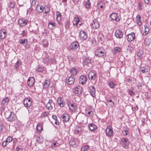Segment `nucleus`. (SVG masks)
Returning <instances> with one entry per match:
<instances>
[{
	"label": "nucleus",
	"instance_id": "nucleus-2",
	"mask_svg": "<svg viewBox=\"0 0 151 151\" xmlns=\"http://www.w3.org/2000/svg\"><path fill=\"white\" fill-rule=\"evenodd\" d=\"M68 105L70 109L72 111H74L76 109V104L72 101H69Z\"/></svg>",
	"mask_w": 151,
	"mask_h": 151
},
{
	"label": "nucleus",
	"instance_id": "nucleus-1",
	"mask_svg": "<svg viewBox=\"0 0 151 151\" xmlns=\"http://www.w3.org/2000/svg\"><path fill=\"white\" fill-rule=\"evenodd\" d=\"M95 55L99 57L106 56L105 53L101 48L96 49L95 52Z\"/></svg>",
	"mask_w": 151,
	"mask_h": 151
},
{
	"label": "nucleus",
	"instance_id": "nucleus-41",
	"mask_svg": "<svg viewBox=\"0 0 151 151\" xmlns=\"http://www.w3.org/2000/svg\"><path fill=\"white\" fill-rule=\"evenodd\" d=\"M43 44L44 46L46 47L48 46V42L47 40H44L43 41Z\"/></svg>",
	"mask_w": 151,
	"mask_h": 151
},
{
	"label": "nucleus",
	"instance_id": "nucleus-40",
	"mask_svg": "<svg viewBox=\"0 0 151 151\" xmlns=\"http://www.w3.org/2000/svg\"><path fill=\"white\" fill-rule=\"evenodd\" d=\"M89 148L88 146H85L81 148V151H87L89 149Z\"/></svg>",
	"mask_w": 151,
	"mask_h": 151
},
{
	"label": "nucleus",
	"instance_id": "nucleus-7",
	"mask_svg": "<svg viewBox=\"0 0 151 151\" xmlns=\"http://www.w3.org/2000/svg\"><path fill=\"white\" fill-rule=\"evenodd\" d=\"M123 35V32L119 29L116 30L115 32V35L117 38H121L122 37Z\"/></svg>",
	"mask_w": 151,
	"mask_h": 151
},
{
	"label": "nucleus",
	"instance_id": "nucleus-37",
	"mask_svg": "<svg viewBox=\"0 0 151 151\" xmlns=\"http://www.w3.org/2000/svg\"><path fill=\"white\" fill-rule=\"evenodd\" d=\"M91 6V3L89 0H87L85 2V6L86 8H90Z\"/></svg>",
	"mask_w": 151,
	"mask_h": 151
},
{
	"label": "nucleus",
	"instance_id": "nucleus-36",
	"mask_svg": "<svg viewBox=\"0 0 151 151\" xmlns=\"http://www.w3.org/2000/svg\"><path fill=\"white\" fill-rule=\"evenodd\" d=\"M9 101V99L8 97H6L4 99H3L1 102V105L2 106H4L5 105L6 103L8 102Z\"/></svg>",
	"mask_w": 151,
	"mask_h": 151
},
{
	"label": "nucleus",
	"instance_id": "nucleus-23",
	"mask_svg": "<svg viewBox=\"0 0 151 151\" xmlns=\"http://www.w3.org/2000/svg\"><path fill=\"white\" fill-rule=\"evenodd\" d=\"M90 92L91 95L93 97L95 96V89L93 86H91L89 87Z\"/></svg>",
	"mask_w": 151,
	"mask_h": 151
},
{
	"label": "nucleus",
	"instance_id": "nucleus-16",
	"mask_svg": "<svg viewBox=\"0 0 151 151\" xmlns=\"http://www.w3.org/2000/svg\"><path fill=\"white\" fill-rule=\"evenodd\" d=\"M80 21L78 18L76 17L74 18L73 23L74 25H76L78 27H79L81 25V23H79Z\"/></svg>",
	"mask_w": 151,
	"mask_h": 151
},
{
	"label": "nucleus",
	"instance_id": "nucleus-48",
	"mask_svg": "<svg viewBox=\"0 0 151 151\" xmlns=\"http://www.w3.org/2000/svg\"><path fill=\"white\" fill-rule=\"evenodd\" d=\"M70 26V22L68 21H67L65 23V27L66 28H69Z\"/></svg>",
	"mask_w": 151,
	"mask_h": 151
},
{
	"label": "nucleus",
	"instance_id": "nucleus-33",
	"mask_svg": "<svg viewBox=\"0 0 151 151\" xmlns=\"http://www.w3.org/2000/svg\"><path fill=\"white\" fill-rule=\"evenodd\" d=\"M56 19L58 21H60L61 20V14L59 12H56Z\"/></svg>",
	"mask_w": 151,
	"mask_h": 151
},
{
	"label": "nucleus",
	"instance_id": "nucleus-38",
	"mask_svg": "<svg viewBox=\"0 0 151 151\" xmlns=\"http://www.w3.org/2000/svg\"><path fill=\"white\" fill-rule=\"evenodd\" d=\"M145 30L143 35H147L149 31V29L147 27V26H145Z\"/></svg>",
	"mask_w": 151,
	"mask_h": 151
},
{
	"label": "nucleus",
	"instance_id": "nucleus-28",
	"mask_svg": "<svg viewBox=\"0 0 151 151\" xmlns=\"http://www.w3.org/2000/svg\"><path fill=\"white\" fill-rule=\"evenodd\" d=\"M88 127L91 131H93L96 129L97 128V127L94 124L91 123L89 124Z\"/></svg>",
	"mask_w": 151,
	"mask_h": 151
},
{
	"label": "nucleus",
	"instance_id": "nucleus-64",
	"mask_svg": "<svg viewBox=\"0 0 151 151\" xmlns=\"http://www.w3.org/2000/svg\"><path fill=\"white\" fill-rule=\"evenodd\" d=\"M52 118L54 119H55V120H56V119H57V117L56 116H55V115H53L52 116Z\"/></svg>",
	"mask_w": 151,
	"mask_h": 151
},
{
	"label": "nucleus",
	"instance_id": "nucleus-9",
	"mask_svg": "<svg viewBox=\"0 0 151 151\" xmlns=\"http://www.w3.org/2000/svg\"><path fill=\"white\" fill-rule=\"evenodd\" d=\"M74 81L75 79L73 76L70 75L68 78H67L66 83L69 84H72L74 83Z\"/></svg>",
	"mask_w": 151,
	"mask_h": 151
},
{
	"label": "nucleus",
	"instance_id": "nucleus-13",
	"mask_svg": "<svg viewBox=\"0 0 151 151\" xmlns=\"http://www.w3.org/2000/svg\"><path fill=\"white\" fill-rule=\"evenodd\" d=\"M96 74L95 72L93 71H91L89 72V73L88 76V78L90 80H94L96 76Z\"/></svg>",
	"mask_w": 151,
	"mask_h": 151
},
{
	"label": "nucleus",
	"instance_id": "nucleus-20",
	"mask_svg": "<svg viewBox=\"0 0 151 151\" xmlns=\"http://www.w3.org/2000/svg\"><path fill=\"white\" fill-rule=\"evenodd\" d=\"M35 79L34 77H30L29 78L27 81V83L29 86H32L34 84Z\"/></svg>",
	"mask_w": 151,
	"mask_h": 151
},
{
	"label": "nucleus",
	"instance_id": "nucleus-63",
	"mask_svg": "<svg viewBox=\"0 0 151 151\" xmlns=\"http://www.w3.org/2000/svg\"><path fill=\"white\" fill-rule=\"evenodd\" d=\"M55 124L56 125H58L59 124V122L58 121V120H56L55 121Z\"/></svg>",
	"mask_w": 151,
	"mask_h": 151
},
{
	"label": "nucleus",
	"instance_id": "nucleus-55",
	"mask_svg": "<svg viewBox=\"0 0 151 151\" xmlns=\"http://www.w3.org/2000/svg\"><path fill=\"white\" fill-rule=\"evenodd\" d=\"M8 143L7 142L6 140L3 142L2 143V145L4 147H6L7 145V143Z\"/></svg>",
	"mask_w": 151,
	"mask_h": 151
},
{
	"label": "nucleus",
	"instance_id": "nucleus-59",
	"mask_svg": "<svg viewBox=\"0 0 151 151\" xmlns=\"http://www.w3.org/2000/svg\"><path fill=\"white\" fill-rule=\"evenodd\" d=\"M36 2L37 0H32V5H34Z\"/></svg>",
	"mask_w": 151,
	"mask_h": 151
},
{
	"label": "nucleus",
	"instance_id": "nucleus-22",
	"mask_svg": "<svg viewBox=\"0 0 151 151\" xmlns=\"http://www.w3.org/2000/svg\"><path fill=\"white\" fill-rule=\"evenodd\" d=\"M150 70L149 68L147 66L145 67H141L140 69L141 72L143 73H146L148 72Z\"/></svg>",
	"mask_w": 151,
	"mask_h": 151
},
{
	"label": "nucleus",
	"instance_id": "nucleus-14",
	"mask_svg": "<svg viewBox=\"0 0 151 151\" xmlns=\"http://www.w3.org/2000/svg\"><path fill=\"white\" fill-rule=\"evenodd\" d=\"M18 22L20 25L22 26H25L28 22L27 19H19L18 20Z\"/></svg>",
	"mask_w": 151,
	"mask_h": 151
},
{
	"label": "nucleus",
	"instance_id": "nucleus-54",
	"mask_svg": "<svg viewBox=\"0 0 151 151\" xmlns=\"http://www.w3.org/2000/svg\"><path fill=\"white\" fill-rule=\"evenodd\" d=\"M4 128V126L3 124L0 123V132H1L2 131Z\"/></svg>",
	"mask_w": 151,
	"mask_h": 151
},
{
	"label": "nucleus",
	"instance_id": "nucleus-26",
	"mask_svg": "<svg viewBox=\"0 0 151 151\" xmlns=\"http://www.w3.org/2000/svg\"><path fill=\"white\" fill-rule=\"evenodd\" d=\"M62 117L63 119V121L64 122L68 121L70 118L69 115L67 114H63Z\"/></svg>",
	"mask_w": 151,
	"mask_h": 151
},
{
	"label": "nucleus",
	"instance_id": "nucleus-4",
	"mask_svg": "<svg viewBox=\"0 0 151 151\" xmlns=\"http://www.w3.org/2000/svg\"><path fill=\"white\" fill-rule=\"evenodd\" d=\"M121 143L123 147H127L129 144V142L127 138H123L121 139Z\"/></svg>",
	"mask_w": 151,
	"mask_h": 151
},
{
	"label": "nucleus",
	"instance_id": "nucleus-31",
	"mask_svg": "<svg viewBox=\"0 0 151 151\" xmlns=\"http://www.w3.org/2000/svg\"><path fill=\"white\" fill-rule=\"evenodd\" d=\"M70 72L72 74L71 76H74L76 75L78 72V71H77V70L76 69L74 68L71 69Z\"/></svg>",
	"mask_w": 151,
	"mask_h": 151
},
{
	"label": "nucleus",
	"instance_id": "nucleus-52",
	"mask_svg": "<svg viewBox=\"0 0 151 151\" xmlns=\"http://www.w3.org/2000/svg\"><path fill=\"white\" fill-rule=\"evenodd\" d=\"M50 62L51 64H55L56 63L55 59L54 58L51 59L50 61Z\"/></svg>",
	"mask_w": 151,
	"mask_h": 151
},
{
	"label": "nucleus",
	"instance_id": "nucleus-6",
	"mask_svg": "<svg viewBox=\"0 0 151 151\" xmlns=\"http://www.w3.org/2000/svg\"><path fill=\"white\" fill-rule=\"evenodd\" d=\"M79 83L82 85L86 83L87 81L86 77L83 75L81 76L79 78Z\"/></svg>",
	"mask_w": 151,
	"mask_h": 151
},
{
	"label": "nucleus",
	"instance_id": "nucleus-61",
	"mask_svg": "<svg viewBox=\"0 0 151 151\" xmlns=\"http://www.w3.org/2000/svg\"><path fill=\"white\" fill-rule=\"evenodd\" d=\"M150 0H144L145 3L148 4L149 3Z\"/></svg>",
	"mask_w": 151,
	"mask_h": 151
},
{
	"label": "nucleus",
	"instance_id": "nucleus-15",
	"mask_svg": "<svg viewBox=\"0 0 151 151\" xmlns=\"http://www.w3.org/2000/svg\"><path fill=\"white\" fill-rule=\"evenodd\" d=\"M54 103L51 100H49L48 103L46 104V108L49 110H51L52 109L53 105Z\"/></svg>",
	"mask_w": 151,
	"mask_h": 151
},
{
	"label": "nucleus",
	"instance_id": "nucleus-39",
	"mask_svg": "<svg viewBox=\"0 0 151 151\" xmlns=\"http://www.w3.org/2000/svg\"><path fill=\"white\" fill-rule=\"evenodd\" d=\"M19 43L21 44H26L27 42V39H25L24 40H20L19 41Z\"/></svg>",
	"mask_w": 151,
	"mask_h": 151
},
{
	"label": "nucleus",
	"instance_id": "nucleus-8",
	"mask_svg": "<svg viewBox=\"0 0 151 151\" xmlns=\"http://www.w3.org/2000/svg\"><path fill=\"white\" fill-rule=\"evenodd\" d=\"M91 27L94 29H96L99 26V22L97 20L93 21L91 24Z\"/></svg>",
	"mask_w": 151,
	"mask_h": 151
},
{
	"label": "nucleus",
	"instance_id": "nucleus-25",
	"mask_svg": "<svg viewBox=\"0 0 151 151\" xmlns=\"http://www.w3.org/2000/svg\"><path fill=\"white\" fill-rule=\"evenodd\" d=\"M69 144L73 147H76L78 145V143L74 139H71L69 142Z\"/></svg>",
	"mask_w": 151,
	"mask_h": 151
},
{
	"label": "nucleus",
	"instance_id": "nucleus-50",
	"mask_svg": "<svg viewBox=\"0 0 151 151\" xmlns=\"http://www.w3.org/2000/svg\"><path fill=\"white\" fill-rule=\"evenodd\" d=\"M21 63L20 62L18 61L16 63V65L15 66V68H17L20 65Z\"/></svg>",
	"mask_w": 151,
	"mask_h": 151
},
{
	"label": "nucleus",
	"instance_id": "nucleus-34",
	"mask_svg": "<svg viewBox=\"0 0 151 151\" xmlns=\"http://www.w3.org/2000/svg\"><path fill=\"white\" fill-rule=\"evenodd\" d=\"M50 82L49 80H46L43 86L44 88H47L49 86Z\"/></svg>",
	"mask_w": 151,
	"mask_h": 151
},
{
	"label": "nucleus",
	"instance_id": "nucleus-3",
	"mask_svg": "<svg viewBox=\"0 0 151 151\" xmlns=\"http://www.w3.org/2000/svg\"><path fill=\"white\" fill-rule=\"evenodd\" d=\"M105 132L106 135L108 137L112 136L113 133L112 127L110 126H108L107 127L105 130Z\"/></svg>",
	"mask_w": 151,
	"mask_h": 151
},
{
	"label": "nucleus",
	"instance_id": "nucleus-12",
	"mask_svg": "<svg viewBox=\"0 0 151 151\" xmlns=\"http://www.w3.org/2000/svg\"><path fill=\"white\" fill-rule=\"evenodd\" d=\"M24 104L25 106L26 107H29L31 106L32 104V101L30 99L28 98H26L24 101Z\"/></svg>",
	"mask_w": 151,
	"mask_h": 151
},
{
	"label": "nucleus",
	"instance_id": "nucleus-49",
	"mask_svg": "<svg viewBox=\"0 0 151 151\" xmlns=\"http://www.w3.org/2000/svg\"><path fill=\"white\" fill-rule=\"evenodd\" d=\"M129 93L131 96L134 95L135 94V92L132 90H129Z\"/></svg>",
	"mask_w": 151,
	"mask_h": 151
},
{
	"label": "nucleus",
	"instance_id": "nucleus-24",
	"mask_svg": "<svg viewBox=\"0 0 151 151\" xmlns=\"http://www.w3.org/2000/svg\"><path fill=\"white\" fill-rule=\"evenodd\" d=\"M110 17L112 19L116 21H117L119 20V19L118 17V16L117 14L116 13H112L110 15Z\"/></svg>",
	"mask_w": 151,
	"mask_h": 151
},
{
	"label": "nucleus",
	"instance_id": "nucleus-30",
	"mask_svg": "<svg viewBox=\"0 0 151 151\" xmlns=\"http://www.w3.org/2000/svg\"><path fill=\"white\" fill-rule=\"evenodd\" d=\"M43 7L40 5H38L36 8V11L39 13H41L43 10Z\"/></svg>",
	"mask_w": 151,
	"mask_h": 151
},
{
	"label": "nucleus",
	"instance_id": "nucleus-42",
	"mask_svg": "<svg viewBox=\"0 0 151 151\" xmlns=\"http://www.w3.org/2000/svg\"><path fill=\"white\" fill-rule=\"evenodd\" d=\"M55 23L54 22H50L48 24V27L50 29H52V27H50L51 25L55 27Z\"/></svg>",
	"mask_w": 151,
	"mask_h": 151
},
{
	"label": "nucleus",
	"instance_id": "nucleus-19",
	"mask_svg": "<svg viewBox=\"0 0 151 151\" xmlns=\"http://www.w3.org/2000/svg\"><path fill=\"white\" fill-rule=\"evenodd\" d=\"M87 36L84 32L81 31L80 32L79 37L81 39L84 40L87 38Z\"/></svg>",
	"mask_w": 151,
	"mask_h": 151
},
{
	"label": "nucleus",
	"instance_id": "nucleus-17",
	"mask_svg": "<svg viewBox=\"0 0 151 151\" xmlns=\"http://www.w3.org/2000/svg\"><path fill=\"white\" fill-rule=\"evenodd\" d=\"M73 91L76 94H81L82 93V88L81 87L78 86L74 88L73 89Z\"/></svg>",
	"mask_w": 151,
	"mask_h": 151
},
{
	"label": "nucleus",
	"instance_id": "nucleus-58",
	"mask_svg": "<svg viewBox=\"0 0 151 151\" xmlns=\"http://www.w3.org/2000/svg\"><path fill=\"white\" fill-rule=\"evenodd\" d=\"M20 35H22L23 37H24L25 36L26 34L25 32V31L24 30H23L22 31V33L20 34Z\"/></svg>",
	"mask_w": 151,
	"mask_h": 151
},
{
	"label": "nucleus",
	"instance_id": "nucleus-44",
	"mask_svg": "<svg viewBox=\"0 0 151 151\" xmlns=\"http://www.w3.org/2000/svg\"><path fill=\"white\" fill-rule=\"evenodd\" d=\"M121 50V49L120 48L116 47H115L114 49V53H117L118 52H120Z\"/></svg>",
	"mask_w": 151,
	"mask_h": 151
},
{
	"label": "nucleus",
	"instance_id": "nucleus-51",
	"mask_svg": "<svg viewBox=\"0 0 151 151\" xmlns=\"http://www.w3.org/2000/svg\"><path fill=\"white\" fill-rule=\"evenodd\" d=\"M24 1H22L21 0H20L19 1H18L17 2V4H18L20 6H23V4H24Z\"/></svg>",
	"mask_w": 151,
	"mask_h": 151
},
{
	"label": "nucleus",
	"instance_id": "nucleus-62",
	"mask_svg": "<svg viewBox=\"0 0 151 151\" xmlns=\"http://www.w3.org/2000/svg\"><path fill=\"white\" fill-rule=\"evenodd\" d=\"M123 132L124 134V132L125 133V135H127V131L126 130H124L123 131Z\"/></svg>",
	"mask_w": 151,
	"mask_h": 151
},
{
	"label": "nucleus",
	"instance_id": "nucleus-10",
	"mask_svg": "<svg viewBox=\"0 0 151 151\" xmlns=\"http://www.w3.org/2000/svg\"><path fill=\"white\" fill-rule=\"evenodd\" d=\"M7 32L4 29H2L0 30V38L4 39L6 37Z\"/></svg>",
	"mask_w": 151,
	"mask_h": 151
},
{
	"label": "nucleus",
	"instance_id": "nucleus-11",
	"mask_svg": "<svg viewBox=\"0 0 151 151\" xmlns=\"http://www.w3.org/2000/svg\"><path fill=\"white\" fill-rule=\"evenodd\" d=\"M79 47V44L77 42H73L70 46V48L72 50H74Z\"/></svg>",
	"mask_w": 151,
	"mask_h": 151
},
{
	"label": "nucleus",
	"instance_id": "nucleus-45",
	"mask_svg": "<svg viewBox=\"0 0 151 151\" xmlns=\"http://www.w3.org/2000/svg\"><path fill=\"white\" fill-rule=\"evenodd\" d=\"M12 140V138L10 137L9 136L6 139V141L8 143H9L11 142Z\"/></svg>",
	"mask_w": 151,
	"mask_h": 151
},
{
	"label": "nucleus",
	"instance_id": "nucleus-21",
	"mask_svg": "<svg viewBox=\"0 0 151 151\" xmlns=\"http://www.w3.org/2000/svg\"><path fill=\"white\" fill-rule=\"evenodd\" d=\"M50 60L48 55L45 53L43 55V62L45 63H47Z\"/></svg>",
	"mask_w": 151,
	"mask_h": 151
},
{
	"label": "nucleus",
	"instance_id": "nucleus-46",
	"mask_svg": "<svg viewBox=\"0 0 151 151\" xmlns=\"http://www.w3.org/2000/svg\"><path fill=\"white\" fill-rule=\"evenodd\" d=\"M9 6L11 8H13L15 7V4L12 2H10L9 3Z\"/></svg>",
	"mask_w": 151,
	"mask_h": 151
},
{
	"label": "nucleus",
	"instance_id": "nucleus-5",
	"mask_svg": "<svg viewBox=\"0 0 151 151\" xmlns=\"http://www.w3.org/2000/svg\"><path fill=\"white\" fill-rule=\"evenodd\" d=\"M16 118V115L13 112H11L9 117L7 118L8 121L10 122H12L14 121Z\"/></svg>",
	"mask_w": 151,
	"mask_h": 151
},
{
	"label": "nucleus",
	"instance_id": "nucleus-56",
	"mask_svg": "<svg viewBox=\"0 0 151 151\" xmlns=\"http://www.w3.org/2000/svg\"><path fill=\"white\" fill-rule=\"evenodd\" d=\"M15 151H22V149L20 147H17Z\"/></svg>",
	"mask_w": 151,
	"mask_h": 151
},
{
	"label": "nucleus",
	"instance_id": "nucleus-53",
	"mask_svg": "<svg viewBox=\"0 0 151 151\" xmlns=\"http://www.w3.org/2000/svg\"><path fill=\"white\" fill-rule=\"evenodd\" d=\"M49 114V112H45L43 113L42 115L43 116L46 117Z\"/></svg>",
	"mask_w": 151,
	"mask_h": 151
},
{
	"label": "nucleus",
	"instance_id": "nucleus-27",
	"mask_svg": "<svg viewBox=\"0 0 151 151\" xmlns=\"http://www.w3.org/2000/svg\"><path fill=\"white\" fill-rule=\"evenodd\" d=\"M83 65L89 66L91 65V60L88 58H86L83 62Z\"/></svg>",
	"mask_w": 151,
	"mask_h": 151
},
{
	"label": "nucleus",
	"instance_id": "nucleus-47",
	"mask_svg": "<svg viewBox=\"0 0 151 151\" xmlns=\"http://www.w3.org/2000/svg\"><path fill=\"white\" fill-rule=\"evenodd\" d=\"M109 85L110 87L111 88H113L115 86L114 83L112 81L109 82Z\"/></svg>",
	"mask_w": 151,
	"mask_h": 151
},
{
	"label": "nucleus",
	"instance_id": "nucleus-60",
	"mask_svg": "<svg viewBox=\"0 0 151 151\" xmlns=\"http://www.w3.org/2000/svg\"><path fill=\"white\" fill-rule=\"evenodd\" d=\"M37 70L39 71H43V69L42 68H37Z\"/></svg>",
	"mask_w": 151,
	"mask_h": 151
},
{
	"label": "nucleus",
	"instance_id": "nucleus-43",
	"mask_svg": "<svg viewBox=\"0 0 151 151\" xmlns=\"http://www.w3.org/2000/svg\"><path fill=\"white\" fill-rule=\"evenodd\" d=\"M142 2H139L138 3V7L139 9L140 10H141L142 9Z\"/></svg>",
	"mask_w": 151,
	"mask_h": 151
},
{
	"label": "nucleus",
	"instance_id": "nucleus-29",
	"mask_svg": "<svg viewBox=\"0 0 151 151\" xmlns=\"http://www.w3.org/2000/svg\"><path fill=\"white\" fill-rule=\"evenodd\" d=\"M58 102L61 107H63L65 105L64 102H63L62 99L60 97H59L58 98Z\"/></svg>",
	"mask_w": 151,
	"mask_h": 151
},
{
	"label": "nucleus",
	"instance_id": "nucleus-57",
	"mask_svg": "<svg viewBox=\"0 0 151 151\" xmlns=\"http://www.w3.org/2000/svg\"><path fill=\"white\" fill-rule=\"evenodd\" d=\"M143 54V52L142 51H139L137 53V55L139 56H140L142 55Z\"/></svg>",
	"mask_w": 151,
	"mask_h": 151
},
{
	"label": "nucleus",
	"instance_id": "nucleus-18",
	"mask_svg": "<svg viewBox=\"0 0 151 151\" xmlns=\"http://www.w3.org/2000/svg\"><path fill=\"white\" fill-rule=\"evenodd\" d=\"M127 40L128 41L131 42L134 40L135 37V35L134 33H132L127 35Z\"/></svg>",
	"mask_w": 151,
	"mask_h": 151
},
{
	"label": "nucleus",
	"instance_id": "nucleus-32",
	"mask_svg": "<svg viewBox=\"0 0 151 151\" xmlns=\"http://www.w3.org/2000/svg\"><path fill=\"white\" fill-rule=\"evenodd\" d=\"M36 129L39 132V133H40V132L43 130V128L40 124L38 123L37 124L36 127Z\"/></svg>",
	"mask_w": 151,
	"mask_h": 151
},
{
	"label": "nucleus",
	"instance_id": "nucleus-35",
	"mask_svg": "<svg viewBox=\"0 0 151 151\" xmlns=\"http://www.w3.org/2000/svg\"><path fill=\"white\" fill-rule=\"evenodd\" d=\"M137 24L139 26H141L142 23L141 20L140 19V17L139 16H137Z\"/></svg>",
	"mask_w": 151,
	"mask_h": 151
}]
</instances>
